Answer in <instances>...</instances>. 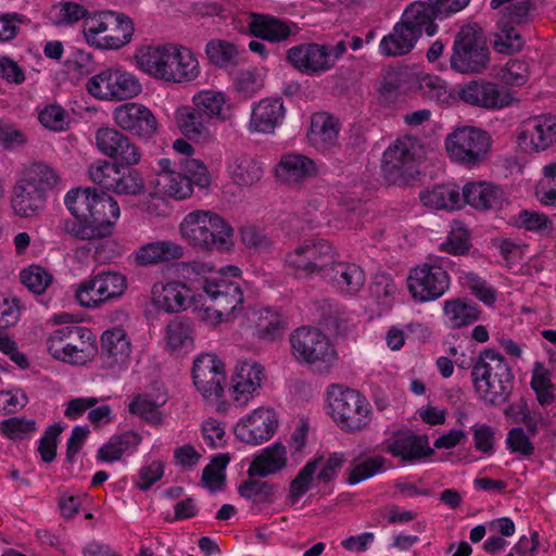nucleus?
I'll list each match as a JSON object with an SVG mask.
<instances>
[{"mask_svg":"<svg viewBox=\"0 0 556 556\" xmlns=\"http://www.w3.org/2000/svg\"><path fill=\"white\" fill-rule=\"evenodd\" d=\"M470 377L478 400L485 406L497 407L509 401L515 375L505 356L497 351H481L472 363Z\"/></svg>","mask_w":556,"mask_h":556,"instance_id":"1","label":"nucleus"},{"mask_svg":"<svg viewBox=\"0 0 556 556\" xmlns=\"http://www.w3.org/2000/svg\"><path fill=\"white\" fill-rule=\"evenodd\" d=\"M327 394L330 415L342 431L353 433L368 427L371 409L364 395L341 386H331Z\"/></svg>","mask_w":556,"mask_h":556,"instance_id":"2","label":"nucleus"},{"mask_svg":"<svg viewBox=\"0 0 556 556\" xmlns=\"http://www.w3.org/2000/svg\"><path fill=\"white\" fill-rule=\"evenodd\" d=\"M444 146L453 163L473 169L481 166L488 159L492 138L481 128L463 126L446 136Z\"/></svg>","mask_w":556,"mask_h":556,"instance_id":"3","label":"nucleus"},{"mask_svg":"<svg viewBox=\"0 0 556 556\" xmlns=\"http://www.w3.org/2000/svg\"><path fill=\"white\" fill-rule=\"evenodd\" d=\"M448 260L441 255H428L424 264L410 269L408 290L417 302H429L440 299L450 289L451 278L444 269Z\"/></svg>","mask_w":556,"mask_h":556,"instance_id":"4","label":"nucleus"},{"mask_svg":"<svg viewBox=\"0 0 556 556\" xmlns=\"http://www.w3.org/2000/svg\"><path fill=\"white\" fill-rule=\"evenodd\" d=\"M182 239L190 243H227L233 227L219 214L208 210L188 213L179 225Z\"/></svg>","mask_w":556,"mask_h":556,"instance_id":"5","label":"nucleus"},{"mask_svg":"<svg viewBox=\"0 0 556 556\" xmlns=\"http://www.w3.org/2000/svg\"><path fill=\"white\" fill-rule=\"evenodd\" d=\"M289 341L292 355L300 363L329 366L337 359L334 345L318 328L299 327L290 334Z\"/></svg>","mask_w":556,"mask_h":556,"instance_id":"6","label":"nucleus"},{"mask_svg":"<svg viewBox=\"0 0 556 556\" xmlns=\"http://www.w3.org/2000/svg\"><path fill=\"white\" fill-rule=\"evenodd\" d=\"M88 92L100 100H128L137 97L141 90L138 78L121 67L106 68L87 81Z\"/></svg>","mask_w":556,"mask_h":556,"instance_id":"7","label":"nucleus"},{"mask_svg":"<svg viewBox=\"0 0 556 556\" xmlns=\"http://www.w3.org/2000/svg\"><path fill=\"white\" fill-rule=\"evenodd\" d=\"M127 278L117 271H103L79 283L76 299L87 308L119 299L127 290Z\"/></svg>","mask_w":556,"mask_h":556,"instance_id":"8","label":"nucleus"},{"mask_svg":"<svg viewBox=\"0 0 556 556\" xmlns=\"http://www.w3.org/2000/svg\"><path fill=\"white\" fill-rule=\"evenodd\" d=\"M381 170L393 185L407 184L418 173L416 147L412 138L397 139L383 152Z\"/></svg>","mask_w":556,"mask_h":556,"instance_id":"9","label":"nucleus"},{"mask_svg":"<svg viewBox=\"0 0 556 556\" xmlns=\"http://www.w3.org/2000/svg\"><path fill=\"white\" fill-rule=\"evenodd\" d=\"M488 60L489 50L481 36L472 28H462L450 59L452 70L462 74L478 73L486 66Z\"/></svg>","mask_w":556,"mask_h":556,"instance_id":"10","label":"nucleus"},{"mask_svg":"<svg viewBox=\"0 0 556 556\" xmlns=\"http://www.w3.org/2000/svg\"><path fill=\"white\" fill-rule=\"evenodd\" d=\"M192 379L205 400H217L224 394L225 365L215 354L203 353L193 361Z\"/></svg>","mask_w":556,"mask_h":556,"instance_id":"11","label":"nucleus"},{"mask_svg":"<svg viewBox=\"0 0 556 556\" xmlns=\"http://www.w3.org/2000/svg\"><path fill=\"white\" fill-rule=\"evenodd\" d=\"M94 140L103 155L118 161L122 165L135 166L141 161L140 148L128 136L115 128H99Z\"/></svg>","mask_w":556,"mask_h":556,"instance_id":"12","label":"nucleus"},{"mask_svg":"<svg viewBox=\"0 0 556 556\" xmlns=\"http://www.w3.org/2000/svg\"><path fill=\"white\" fill-rule=\"evenodd\" d=\"M115 124L134 136L150 139L157 131V119L152 111L137 102H127L113 112Z\"/></svg>","mask_w":556,"mask_h":556,"instance_id":"13","label":"nucleus"},{"mask_svg":"<svg viewBox=\"0 0 556 556\" xmlns=\"http://www.w3.org/2000/svg\"><path fill=\"white\" fill-rule=\"evenodd\" d=\"M277 427L278 419L274 409L261 407L254 409L251 415L241 418L233 431L239 441L260 445L274 435Z\"/></svg>","mask_w":556,"mask_h":556,"instance_id":"14","label":"nucleus"},{"mask_svg":"<svg viewBox=\"0 0 556 556\" xmlns=\"http://www.w3.org/2000/svg\"><path fill=\"white\" fill-rule=\"evenodd\" d=\"M459 98L472 106L485 110H501L514 102L509 91L503 90L495 83L471 80L460 87Z\"/></svg>","mask_w":556,"mask_h":556,"instance_id":"15","label":"nucleus"},{"mask_svg":"<svg viewBox=\"0 0 556 556\" xmlns=\"http://www.w3.org/2000/svg\"><path fill=\"white\" fill-rule=\"evenodd\" d=\"M518 142L530 151L547 150L556 142V115L542 114L525 121Z\"/></svg>","mask_w":556,"mask_h":556,"instance_id":"16","label":"nucleus"},{"mask_svg":"<svg viewBox=\"0 0 556 556\" xmlns=\"http://www.w3.org/2000/svg\"><path fill=\"white\" fill-rule=\"evenodd\" d=\"M265 379L264 367L255 362L239 361L231 377L233 402L243 407L258 394Z\"/></svg>","mask_w":556,"mask_h":556,"instance_id":"17","label":"nucleus"},{"mask_svg":"<svg viewBox=\"0 0 556 556\" xmlns=\"http://www.w3.org/2000/svg\"><path fill=\"white\" fill-rule=\"evenodd\" d=\"M288 62L306 75H319L333 67V60L327 53L326 45L301 43L287 52Z\"/></svg>","mask_w":556,"mask_h":556,"instance_id":"18","label":"nucleus"},{"mask_svg":"<svg viewBox=\"0 0 556 556\" xmlns=\"http://www.w3.org/2000/svg\"><path fill=\"white\" fill-rule=\"evenodd\" d=\"M165 83L185 84L195 80L201 67L195 54L187 47L168 43Z\"/></svg>","mask_w":556,"mask_h":556,"instance_id":"19","label":"nucleus"},{"mask_svg":"<svg viewBox=\"0 0 556 556\" xmlns=\"http://www.w3.org/2000/svg\"><path fill=\"white\" fill-rule=\"evenodd\" d=\"M203 290L213 301V307L220 317L233 313L243 303V292L240 285L236 281H229L227 278L218 277L205 280Z\"/></svg>","mask_w":556,"mask_h":556,"instance_id":"20","label":"nucleus"},{"mask_svg":"<svg viewBox=\"0 0 556 556\" xmlns=\"http://www.w3.org/2000/svg\"><path fill=\"white\" fill-rule=\"evenodd\" d=\"M330 258V245H298L286 256V264L305 276L317 274L321 277Z\"/></svg>","mask_w":556,"mask_h":556,"instance_id":"21","label":"nucleus"},{"mask_svg":"<svg viewBox=\"0 0 556 556\" xmlns=\"http://www.w3.org/2000/svg\"><path fill=\"white\" fill-rule=\"evenodd\" d=\"M131 343L122 328L105 330L101 336L100 358L106 368L122 369L130 358Z\"/></svg>","mask_w":556,"mask_h":556,"instance_id":"22","label":"nucleus"},{"mask_svg":"<svg viewBox=\"0 0 556 556\" xmlns=\"http://www.w3.org/2000/svg\"><path fill=\"white\" fill-rule=\"evenodd\" d=\"M384 450L405 464L417 463L434 453L426 434L417 435L413 432L396 433L394 440L386 444Z\"/></svg>","mask_w":556,"mask_h":556,"instance_id":"23","label":"nucleus"},{"mask_svg":"<svg viewBox=\"0 0 556 556\" xmlns=\"http://www.w3.org/2000/svg\"><path fill=\"white\" fill-rule=\"evenodd\" d=\"M323 278L331 280L337 288L346 295L357 294L365 285L364 270L354 263L337 262L331 258L327 261V270Z\"/></svg>","mask_w":556,"mask_h":556,"instance_id":"24","label":"nucleus"},{"mask_svg":"<svg viewBox=\"0 0 556 556\" xmlns=\"http://www.w3.org/2000/svg\"><path fill=\"white\" fill-rule=\"evenodd\" d=\"M437 20H444V17L434 10L428 0L409 3L401 16V21L419 38L422 34L432 37L438 33Z\"/></svg>","mask_w":556,"mask_h":556,"instance_id":"25","label":"nucleus"},{"mask_svg":"<svg viewBox=\"0 0 556 556\" xmlns=\"http://www.w3.org/2000/svg\"><path fill=\"white\" fill-rule=\"evenodd\" d=\"M208 62L223 71H231L248 61V52L244 47L230 40L213 38L204 48Z\"/></svg>","mask_w":556,"mask_h":556,"instance_id":"26","label":"nucleus"},{"mask_svg":"<svg viewBox=\"0 0 556 556\" xmlns=\"http://www.w3.org/2000/svg\"><path fill=\"white\" fill-rule=\"evenodd\" d=\"M286 115L281 98H265L254 103L251 110L249 129L254 132H273Z\"/></svg>","mask_w":556,"mask_h":556,"instance_id":"27","label":"nucleus"},{"mask_svg":"<svg viewBox=\"0 0 556 556\" xmlns=\"http://www.w3.org/2000/svg\"><path fill=\"white\" fill-rule=\"evenodd\" d=\"M462 203L466 202L476 210H496L502 206L505 194L498 187L488 181H469L463 187Z\"/></svg>","mask_w":556,"mask_h":556,"instance_id":"28","label":"nucleus"},{"mask_svg":"<svg viewBox=\"0 0 556 556\" xmlns=\"http://www.w3.org/2000/svg\"><path fill=\"white\" fill-rule=\"evenodd\" d=\"M316 173L314 161L300 153L283 154L275 168L277 179L286 185L302 182Z\"/></svg>","mask_w":556,"mask_h":556,"instance_id":"29","label":"nucleus"},{"mask_svg":"<svg viewBox=\"0 0 556 556\" xmlns=\"http://www.w3.org/2000/svg\"><path fill=\"white\" fill-rule=\"evenodd\" d=\"M119 215L121 210L117 201L108 193L97 190L88 220L91 225H94L100 237L106 238L112 233Z\"/></svg>","mask_w":556,"mask_h":556,"instance_id":"30","label":"nucleus"},{"mask_svg":"<svg viewBox=\"0 0 556 556\" xmlns=\"http://www.w3.org/2000/svg\"><path fill=\"white\" fill-rule=\"evenodd\" d=\"M153 294L155 304L168 313L186 309L194 296L193 291L181 281L155 283Z\"/></svg>","mask_w":556,"mask_h":556,"instance_id":"31","label":"nucleus"},{"mask_svg":"<svg viewBox=\"0 0 556 556\" xmlns=\"http://www.w3.org/2000/svg\"><path fill=\"white\" fill-rule=\"evenodd\" d=\"M249 31L257 38L280 42L291 35L290 25L275 16L261 13H251L248 18Z\"/></svg>","mask_w":556,"mask_h":556,"instance_id":"32","label":"nucleus"},{"mask_svg":"<svg viewBox=\"0 0 556 556\" xmlns=\"http://www.w3.org/2000/svg\"><path fill=\"white\" fill-rule=\"evenodd\" d=\"M193 108L202 115H205L211 122H225L231 116V104L223 91L201 90L192 98Z\"/></svg>","mask_w":556,"mask_h":556,"instance_id":"33","label":"nucleus"},{"mask_svg":"<svg viewBox=\"0 0 556 556\" xmlns=\"http://www.w3.org/2000/svg\"><path fill=\"white\" fill-rule=\"evenodd\" d=\"M12 208L21 217L39 215L46 206V195L36 187L21 180L13 190Z\"/></svg>","mask_w":556,"mask_h":556,"instance_id":"34","label":"nucleus"},{"mask_svg":"<svg viewBox=\"0 0 556 556\" xmlns=\"http://www.w3.org/2000/svg\"><path fill=\"white\" fill-rule=\"evenodd\" d=\"M167 53L168 43L141 47L135 54L136 64L143 73L165 81Z\"/></svg>","mask_w":556,"mask_h":556,"instance_id":"35","label":"nucleus"},{"mask_svg":"<svg viewBox=\"0 0 556 556\" xmlns=\"http://www.w3.org/2000/svg\"><path fill=\"white\" fill-rule=\"evenodd\" d=\"M287 451L281 443H275L257 455L251 463L248 475L252 477H266L282 470L287 466Z\"/></svg>","mask_w":556,"mask_h":556,"instance_id":"36","label":"nucleus"},{"mask_svg":"<svg viewBox=\"0 0 556 556\" xmlns=\"http://www.w3.org/2000/svg\"><path fill=\"white\" fill-rule=\"evenodd\" d=\"M228 173L236 185L251 187L262 179L264 167L255 157L242 153L229 161Z\"/></svg>","mask_w":556,"mask_h":556,"instance_id":"37","label":"nucleus"},{"mask_svg":"<svg viewBox=\"0 0 556 556\" xmlns=\"http://www.w3.org/2000/svg\"><path fill=\"white\" fill-rule=\"evenodd\" d=\"M419 37L400 20L390 34L384 36L379 50L386 56L404 55L413 50Z\"/></svg>","mask_w":556,"mask_h":556,"instance_id":"38","label":"nucleus"},{"mask_svg":"<svg viewBox=\"0 0 556 556\" xmlns=\"http://www.w3.org/2000/svg\"><path fill=\"white\" fill-rule=\"evenodd\" d=\"M211 121L195 108H184L177 115L180 131L189 139L205 142L212 137Z\"/></svg>","mask_w":556,"mask_h":556,"instance_id":"39","label":"nucleus"},{"mask_svg":"<svg viewBox=\"0 0 556 556\" xmlns=\"http://www.w3.org/2000/svg\"><path fill=\"white\" fill-rule=\"evenodd\" d=\"M443 314L451 328L459 329L476 323L481 311L475 302L465 298H455L444 302Z\"/></svg>","mask_w":556,"mask_h":556,"instance_id":"40","label":"nucleus"},{"mask_svg":"<svg viewBox=\"0 0 556 556\" xmlns=\"http://www.w3.org/2000/svg\"><path fill=\"white\" fill-rule=\"evenodd\" d=\"M166 349L173 354L188 353L193 349L192 324L181 317H175L166 327Z\"/></svg>","mask_w":556,"mask_h":556,"instance_id":"41","label":"nucleus"},{"mask_svg":"<svg viewBox=\"0 0 556 556\" xmlns=\"http://www.w3.org/2000/svg\"><path fill=\"white\" fill-rule=\"evenodd\" d=\"M425 206L433 210H454L462 206L459 188L455 184L434 186L419 195Z\"/></svg>","mask_w":556,"mask_h":556,"instance_id":"42","label":"nucleus"},{"mask_svg":"<svg viewBox=\"0 0 556 556\" xmlns=\"http://www.w3.org/2000/svg\"><path fill=\"white\" fill-rule=\"evenodd\" d=\"M115 23L113 11H99L88 14L83 21V35L86 42L96 49L104 50L108 27Z\"/></svg>","mask_w":556,"mask_h":556,"instance_id":"43","label":"nucleus"},{"mask_svg":"<svg viewBox=\"0 0 556 556\" xmlns=\"http://www.w3.org/2000/svg\"><path fill=\"white\" fill-rule=\"evenodd\" d=\"M153 185L161 194L175 200H185L193 192L190 179L179 172L157 173Z\"/></svg>","mask_w":556,"mask_h":556,"instance_id":"44","label":"nucleus"},{"mask_svg":"<svg viewBox=\"0 0 556 556\" xmlns=\"http://www.w3.org/2000/svg\"><path fill=\"white\" fill-rule=\"evenodd\" d=\"M337 121L327 114H315L312 117L309 141L318 149H329L338 139Z\"/></svg>","mask_w":556,"mask_h":556,"instance_id":"45","label":"nucleus"},{"mask_svg":"<svg viewBox=\"0 0 556 556\" xmlns=\"http://www.w3.org/2000/svg\"><path fill=\"white\" fill-rule=\"evenodd\" d=\"M115 23L108 27L104 38V50H115L130 42L135 26L132 20L125 13L113 11Z\"/></svg>","mask_w":556,"mask_h":556,"instance_id":"46","label":"nucleus"},{"mask_svg":"<svg viewBox=\"0 0 556 556\" xmlns=\"http://www.w3.org/2000/svg\"><path fill=\"white\" fill-rule=\"evenodd\" d=\"M53 232L61 239L68 240H96L102 239L99 232L94 228V225L88 219L77 218L74 219H62L54 227Z\"/></svg>","mask_w":556,"mask_h":556,"instance_id":"47","label":"nucleus"},{"mask_svg":"<svg viewBox=\"0 0 556 556\" xmlns=\"http://www.w3.org/2000/svg\"><path fill=\"white\" fill-rule=\"evenodd\" d=\"M181 256V245H141L136 252V262L138 265L148 266L169 262Z\"/></svg>","mask_w":556,"mask_h":556,"instance_id":"48","label":"nucleus"},{"mask_svg":"<svg viewBox=\"0 0 556 556\" xmlns=\"http://www.w3.org/2000/svg\"><path fill=\"white\" fill-rule=\"evenodd\" d=\"M551 375V370L547 369L543 363L535 362L533 364L530 386L541 406H547L555 401V394L553 392L554 384Z\"/></svg>","mask_w":556,"mask_h":556,"instance_id":"49","label":"nucleus"},{"mask_svg":"<svg viewBox=\"0 0 556 556\" xmlns=\"http://www.w3.org/2000/svg\"><path fill=\"white\" fill-rule=\"evenodd\" d=\"M22 180L27 185L36 187L46 195L48 190L53 189L60 184L61 178L56 170L50 165L34 163L27 168L25 177Z\"/></svg>","mask_w":556,"mask_h":556,"instance_id":"50","label":"nucleus"},{"mask_svg":"<svg viewBox=\"0 0 556 556\" xmlns=\"http://www.w3.org/2000/svg\"><path fill=\"white\" fill-rule=\"evenodd\" d=\"M96 191V188L78 187L66 193L64 203L74 217L89 219Z\"/></svg>","mask_w":556,"mask_h":556,"instance_id":"51","label":"nucleus"},{"mask_svg":"<svg viewBox=\"0 0 556 556\" xmlns=\"http://www.w3.org/2000/svg\"><path fill=\"white\" fill-rule=\"evenodd\" d=\"M530 74L531 66L527 60L509 59L498 67L496 78L506 86L521 87L528 83Z\"/></svg>","mask_w":556,"mask_h":556,"instance_id":"52","label":"nucleus"},{"mask_svg":"<svg viewBox=\"0 0 556 556\" xmlns=\"http://www.w3.org/2000/svg\"><path fill=\"white\" fill-rule=\"evenodd\" d=\"M144 188L141 173L132 166L119 165L111 192L121 195H137Z\"/></svg>","mask_w":556,"mask_h":556,"instance_id":"53","label":"nucleus"},{"mask_svg":"<svg viewBox=\"0 0 556 556\" xmlns=\"http://www.w3.org/2000/svg\"><path fill=\"white\" fill-rule=\"evenodd\" d=\"M323 462V456L311 459L290 482L288 498L292 505L296 504L299 500L311 489L314 475Z\"/></svg>","mask_w":556,"mask_h":556,"instance_id":"54","label":"nucleus"},{"mask_svg":"<svg viewBox=\"0 0 556 556\" xmlns=\"http://www.w3.org/2000/svg\"><path fill=\"white\" fill-rule=\"evenodd\" d=\"M164 403L165 400L156 402L150 394H137L128 404V410L150 425H160L162 422L160 407Z\"/></svg>","mask_w":556,"mask_h":556,"instance_id":"55","label":"nucleus"},{"mask_svg":"<svg viewBox=\"0 0 556 556\" xmlns=\"http://www.w3.org/2000/svg\"><path fill=\"white\" fill-rule=\"evenodd\" d=\"M415 83L421 93L428 99L440 104H447L452 99L446 83L437 75L422 74L415 78Z\"/></svg>","mask_w":556,"mask_h":556,"instance_id":"56","label":"nucleus"},{"mask_svg":"<svg viewBox=\"0 0 556 556\" xmlns=\"http://www.w3.org/2000/svg\"><path fill=\"white\" fill-rule=\"evenodd\" d=\"M396 292L397 286L389 274L380 273L375 275L374 281L370 285V294L377 304L381 306L382 311H388L392 307Z\"/></svg>","mask_w":556,"mask_h":556,"instance_id":"57","label":"nucleus"},{"mask_svg":"<svg viewBox=\"0 0 556 556\" xmlns=\"http://www.w3.org/2000/svg\"><path fill=\"white\" fill-rule=\"evenodd\" d=\"M275 489L274 484L252 477L239 485L238 493L253 503L264 504L273 502Z\"/></svg>","mask_w":556,"mask_h":556,"instance_id":"58","label":"nucleus"},{"mask_svg":"<svg viewBox=\"0 0 556 556\" xmlns=\"http://www.w3.org/2000/svg\"><path fill=\"white\" fill-rule=\"evenodd\" d=\"M513 1L514 0H491V7L492 9H498L506 4L502 20L506 23L519 25L527 22L534 10L533 3L530 0H521L516 3H513Z\"/></svg>","mask_w":556,"mask_h":556,"instance_id":"59","label":"nucleus"},{"mask_svg":"<svg viewBox=\"0 0 556 556\" xmlns=\"http://www.w3.org/2000/svg\"><path fill=\"white\" fill-rule=\"evenodd\" d=\"M36 430V421L26 417H10L0 421V433L12 441L25 440Z\"/></svg>","mask_w":556,"mask_h":556,"instance_id":"60","label":"nucleus"},{"mask_svg":"<svg viewBox=\"0 0 556 556\" xmlns=\"http://www.w3.org/2000/svg\"><path fill=\"white\" fill-rule=\"evenodd\" d=\"M535 197L544 205L556 206V162L542 168V177L535 187Z\"/></svg>","mask_w":556,"mask_h":556,"instance_id":"61","label":"nucleus"},{"mask_svg":"<svg viewBox=\"0 0 556 556\" xmlns=\"http://www.w3.org/2000/svg\"><path fill=\"white\" fill-rule=\"evenodd\" d=\"M119 165V163H113L108 160H98L89 166L88 176L93 184L106 191H111Z\"/></svg>","mask_w":556,"mask_h":556,"instance_id":"62","label":"nucleus"},{"mask_svg":"<svg viewBox=\"0 0 556 556\" xmlns=\"http://www.w3.org/2000/svg\"><path fill=\"white\" fill-rule=\"evenodd\" d=\"M501 31L496 35L494 49L500 53L511 54L521 50L525 39L519 30L509 23L501 22Z\"/></svg>","mask_w":556,"mask_h":556,"instance_id":"63","label":"nucleus"},{"mask_svg":"<svg viewBox=\"0 0 556 556\" xmlns=\"http://www.w3.org/2000/svg\"><path fill=\"white\" fill-rule=\"evenodd\" d=\"M21 282L33 293L42 294L52 282V275L38 265H30L20 274Z\"/></svg>","mask_w":556,"mask_h":556,"instance_id":"64","label":"nucleus"}]
</instances>
